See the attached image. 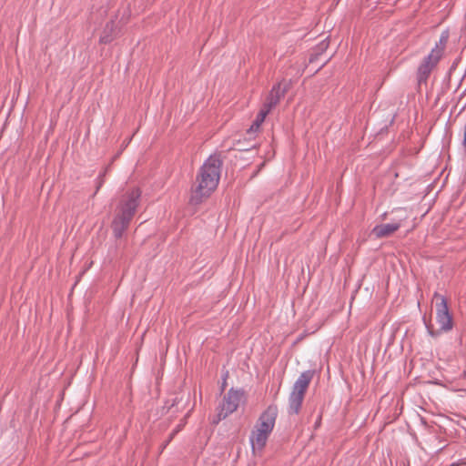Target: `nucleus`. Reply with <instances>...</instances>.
Returning a JSON list of instances; mask_svg holds the SVG:
<instances>
[{
  "instance_id": "obj_1",
  "label": "nucleus",
  "mask_w": 466,
  "mask_h": 466,
  "mask_svg": "<svg viewBox=\"0 0 466 466\" xmlns=\"http://www.w3.org/2000/svg\"><path fill=\"white\" fill-rule=\"evenodd\" d=\"M222 161L217 155H211L201 166L197 177L198 186L192 192L190 201L199 204L202 199L208 197L218 185Z\"/></svg>"
},
{
  "instance_id": "obj_2",
  "label": "nucleus",
  "mask_w": 466,
  "mask_h": 466,
  "mask_svg": "<svg viewBox=\"0 0 466 466\" xmlns=\"http://www.w3.org/2000/svg\"><path fill=\"white\" fill-rule=\"evenodd\" d=\"M278 416V408L274 405L268 406L259 416L258 420L249 436V441L252 450H261L265 447L269 434L272 432L276 419Z\"/></svg>"
},
{
  "instance_id": "obj_3",
  "label": "nucleus",
  "mask_w": 466,
  "mask_h": 466,
  "mask_svg": "<svg viewBox=\"0 0 466 466\" xmlns=\"http://www.w3.org/2000/svg\"><path fill=\"white\" fill-rule=\"evenodd\" d=\"M313 370H307L300 373L292 386L289 396V413L298 414L302 406L305 393L314 377Z\"/></svg>"
},
{
  "instance_id": "obj_4",
  "label": "nucleus",
  "mask_w": 466,
  "mask_h": 466,
  "mask_svg": "<svg viewBox=\"0 0 466 466\" xmlns=\"http://www.w3.org/2000/svg\"><path fill=\"white\" fill-rule=\"evenodd\" d=\"M434 298L440 300L436 303V321L440 329L434 331L429 326H426L428 333L431 337H435L441 332H448L453 328V319L449 310L446 298L437 292L434 294Z\"/></svg>"
},
{
  "instance_id": "obj_5",
  "label": "nucleus",
  "mask_w": 466,
  "mask_h": 466,
  "mask_svg": "<svg viewBox=\"0 0 466 466\" xmlns=\"http://www.w3.org/2000/svg\"><path fill=\"white\" fill-rule=\"evenodd\" d=\"M141 191L137 187L127 192L118 206L117 214L132 219L139 205Z\"/></svg>"
},
{
  "instance_id": "obj_6",
  "label": "nucleus",
  "mask_w": 466,
  "mask_h": 466,
  "mask_svg": "<svg viewBox=\"0 0 466 466\" xmlns=\"http://www.w3.org/2000/svg\"><path fill=\"white\" fill-rule=\"evenodd\" d=\"M244 396L242 390L231 388L224 396L223 402L218 411V420L226 419L238 408V405Z\"/></svg>"
},
{
  "instance_id": "obj_7",
  "label": "nucleus",
  "mask_w": 466,
  "mask_h": 466,
  "mask_svg": "<svg viewBox=\"0 0 466 466\" xmlns=\"http://www.w3.org/2000/svg\"><path fill=\"white\" fill-rule=\"evenodd\" d=\"M441 57V50L437 47L431 49V53L424 58L418 68V80L420 83L425 82L431 70L437 65Z\"/></svg>"
},
{
  "instance_id": "obj_8",
  "label": "nucleus",
  "mask_w": 466,
  "mask_h": 466,
  "mask_svg": "<svg viewBox=\"0 0 466 466\" xmlns=\"http://www.w3.org/2000/svg\"><path fill=\"white\" fill-rule=\"evenodd\" d=\"M287 89L281 87V84L274 85L266 98L261 109L268 114L279 103L280 99L285 96Z\"/></svg>"
},
{
  "instance_id": "obj_9",
  "label": "nucleus",
  "mask_w": 466,
  "mask_h": 466,
  "mask_svg": "<svg viewBox=\"0 0 466 466\" xmlns=\"http://www.w3.org/2000/svg\"><path fill=\"white\" fill-rule=\"evenodd\" d=\"M132 219L122 215L116 214L112 221V229L116 238H122L124 232L127 229Z\"/></svg>"
},
{
  "instance_id": "obj_10",
  "label": "nucleus",
  "mask_w": 466,
  "mask_h": 466,
  "mask_svg": "<svg viewBox=\"0 0 466 466\" xmlns=\"http://www.w3.org/2000/svg\"><path fill=\"white\" fill-rule=\"evenodd\" d=\"M132 219L122 215L116 214L112 221V229L116 238H122L124 232L127 229Z\"/></svg>"
},
{
  "instance_id": "obj_11",
  "label": "nucleus",
  "mask_w": 466,
  "mask_h": 466,
  "mask_svg": "<svg viewBox=\"0 0 466 466\" xmlns=\"http://www.w3.org/2000/svg\"><path fill=\"white\" fill-rule=\"evenodd\" d=\"M400 228V223H387V224H380L377 225L373 228L372 233L373 235L378 238H385L390 236L392 233L397 231Z\"/></svg>"
},
{
  "instance_id": "obj_12",
  "label": "nucleus",
  "mask_w": 466,
  "mask_h": 466,
  "mask_svg": "<svg viewBox=\"0 0 466 466\" xmlns=\"http://www.w3.org/2000/svg\"><path fill=\"white\" fill-rule=\"evenodd\" d=\"M116 34L117 32L115 21L111 20L106 25L99 41L101 44H108L114 39V36L116 35Z\"/></svg>"
},
{
  "instance_id": "obj_13",
  "label": "nucleus",
  "mask_w": 466,
  "mask_h": 466,
  "mask_svg": "<svg viewBox=\"0 0 466 466\" xmlns=\"http://www.w3.org/2000/svg\"><path fill=\"white\" fill-rule=\"evenodd\" d=\"M328 46L329 43L327 39H324L320 43H319L313 49L312 53L310 54L309 63L316 62L319 59V56H321V54L327 50Z\"/></svg>"
},
{
  "instance_id": "obj_14",
  "label": "nucleus",
  "mask_w": 466,
  "mask_h": 466,
  "mask_svg": "<svg viewBox=\"0 0 466 466\" xmlns=\"http://www.w3.org/2000/svg\"><path fill=\"white\" fill-rule=\"evenodd\" d=\"M268 115V114L267 113V111L265 112L264 110L260 109L258 114L256 116V119L254 120V122L252 123V125L250 126V127L248 131L249 133L258 131L259 127L264 122V120Z\"/></svg>"
},
{
  "instance_id": "obj_15",
  "label": "nucleus",
  "mask_w": 466,
  "mask_h": 466,
  "mask_svg": "<svg viewBox=\"0 0 466 466\" xmlns=\"http://www.w3.org/2000/svg\"><path fill=\"white\" fill-rule=\"evenodd\" d=\"M449 40V31L445 30L443 31L441 35L439 42L435 45V47L438 46V49L441 50V54L442 55L444 47Z\"/></svg>"
},
{
  "instance_id": "obj_16",
  "label": "nucleus",
  "mask_w": 466,
  "mask_h": 466,
  "mask_svg": "<svg viewBox=\"0 0 466 466\" xmlns=\"http://www.w3.org/2000/svg\"><path fill=\"white\" fill-rule=\"evenodd\" d=\"M104 174H100L97 177V185H96V190L95 192V194L100 189V187H102L103 183H104Z\"/></svg>"
},
{
  "instance_id": "obj_17",
  "label": "nucleus",
  "mask_w": 466,
  "mask_h": 466,
  "mask_svg": "<svg viewBox=\"0 0 466 466\" xmlns=\"http://www.w3.org/2000/svg\"><path fill=\"white\" fill-rule=\"evenodd\" d=\"M221 420H218V417L216 418V420H214L215 423H218V421H220Z\"/></svg>"
},
{
  "instance_id": "obj_18",
  "label": "nucleus",
  "mask_w": 466,
  "mask_h": 466,
  "mask_svg": "<svg viewBox=\"0 0 466 466\" xmlns=\"http://www.w3.org/2000/svg\"><path fill=\"white\" fill-rule=\"evenodd\" d=\"M225 384H226V378L224 379V382L222 383L223 388H224Z\"/></svg>"
},
{
  "instance_id": "obj_19",
  "label": "nucleus",
  "mask_w": 466,
  "mask_h": 466,
  "mask_svg": "<svg viewBox=\"0 0 466 466\" xmlns=\"http://www.w3.org/2000/svg\"><path fill=\"white\" fill-rule=\"evenodd\" d=\"M459 463H452L451 464V466H455V465H458Z\"/></svg>"
}]
</instances>
